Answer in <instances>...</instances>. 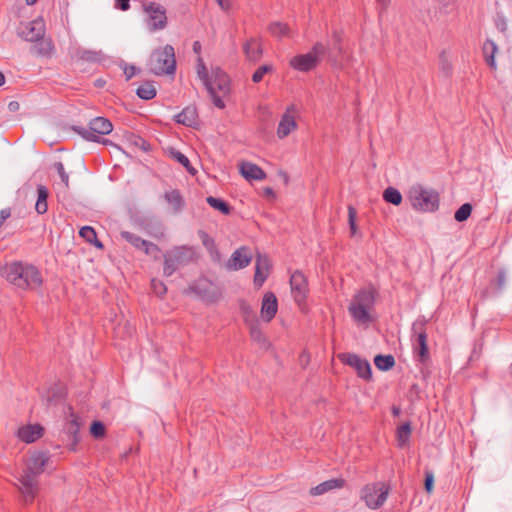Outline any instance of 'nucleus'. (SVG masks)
<instances>
[{
    "mask_svg": "<svg viewBox=\"0 0 512 512\" xmlns=\"http://www.w3.org/2000/svg\"><path fill=\"white\" fill-rule=\"evenodd\" d=\"M50 456L44 452L34 453L28 463L27 467L18 476L19 490L26 502L34 499L38 490L37 477L44 472Z\"/></svg>",
    "mask_w": 512,
    "mask_h": 512,
    "instance_id": "obj_1",
    "label": "nucleus"
},
{
    "mask_svg": "<svg viewBox=\"0 0 512 512\" xmlns=\"http://www.w3.org/2000/svg\"><path fill=\"white\" fill-rule=\"evenodd\" d=\"M2 274L9 283L21 289H36L43 282L39 270L34 265L24 262L6 265Z\"/></svg>",
    "mask_w": 512,
    "mask_h": 512,
    "instance_id": "obj_2",
    "label": "nucleus"
},
{
    "mask_svg": "<svg viewBox=\"0 0 512 512\" xmlns=\"http://www.w3.org/2000/svg\"><path fill=\"white\" fill-rule=\"evenodd\" d=\"M378 292L373 286L360 289L351 300L348 311L356 323L372 321L369 311L373 308Z\"/></svg>",
    "mask_w": 512,
    "mask_h": 512,
    "instance_id": "obj_3",
    "label": "nucleus"
},
{
    "mask_svg": "<svg viewBox=\"0 0 512 512\" xmlns=\"http://www.w3.org/2000/svg\"><path fill=\"white\" fill-rule=\"evenodd\" d=\"M407 200L411 207L421 213H433L439 209V193L419 183L413 184L407 192Z\"/></svg>",
    "mask_w": 512,
    "mask_h": 512,
    "instance_id": "obj_4",
    "label": "nucleus"
},
{
    "mask_svg": "<svg viewBox=\"0 0 512 512\" xmlns=\"http://www.w3.org/2000/svg\"><path fill=\"white\" fill-rule=\"evenodd\" d=\"M149 71L157 76L173 75L176 69L175 51L167 44L152 52L148 61Z\"/></svg>",
    "mask_w": 512,
    "mask_h": 512,
    "instance_id": "obj_5",
    "label": "nucleus"
},
{
    "mask_svg": "<svg viewBox=\"0 0 512 512\" xmlns=\"http://www.w3.org/2000/svg\"><path fill=\"white\" fill-rule=\"evenodd\" d=\"M72 129L87 141L111 144L110 140L102 139V136L110 134L113 130V125L107 118L95 117L90 120L88 127L73 126Z\"/></svg>",
    "mask_w": 512,
    "mask_h": 512,
    "instance_id": "obj_6",
    "label": "nucleus"
},
{
    "mask_svg": "<svg viewBox=\"0 0 512 512\" xmlns=\"http://www.w3.org/2000/svg\"><path fill=\"white\" fill-rule=\"evenodd\" d=\"M195 258V251L192 247L183 245L176 246L164 254L163 274L171 276L180 266L187 265Z\"/></svg>",
    "mask_w": 512,
    "mask_h": 512,
    "instance_id": "obj_7",
    "label": "nucleus"
},
{
    "mask_svg": "<svg viewBox=\"0 0 512 512\" xmlns=\"http://www.w3.org/2000/svg\"><path fill=\"white\" fill-rule=\"evenodd\" d=\"M327 52L328 47L324 43L316 42L309 52L294 56L290 60V66L300 72H309L317 67Z\"/></svg>",
    "mask_w": 512,
    "mask_h": 512,
    "instance_id": "obj_8",
    "label": "nucleus"
},
{
    "mask_svg": "<svg viewBox=\"0 0 512 512\" xmlns=\"http://www.w3.org/2000/svg\"><path fill=\"white\" fill-rule=\"evenodd\" d=\"M210 83H212L213 94L209 93V96L215 105L219 109L225 108L224 98L230 93V80L228 75L220 68L212 69Z\"/></svg>",
    "mask_w": 512,
    "mask_h": 512,
    "instance_id": "obj_9",
    "label": "nucleus"
},
{
    "mask_svg": "<svg viewBox=\"0 0 512 512\" xmlns=\"http://www.w3.org/2000/svg\"><path fill=\"white\" fill-rule=\"evenodd\" d=\"M426 323L424 317H419L413 322L411 328L413 352L420 362H424L428 358Z\"/></svg>",
    "mask_w": 512,
    "mask_h": 512,
    "instance_id": "obj_10",
    "label": "nucleus"
},
{
    "mask_svg": "<svg viewBox=\"0 0 512 512\" xmlns=\"http://www.w3.org/2000/svg\"><path fill=\"white\" fill-rule=\"evenodd\" d=\"M390 487L383 482L365 485L361 490V498L370 509H378L386 501Z\"/></svg>",
    "mask_w": 512,
    "mask_h": 512,
    "instance_id": "obj_11",
    "label": "nucleus"
},
{
    "mask_svg": "<svg viewBox=\"0 0 512 512\" xmlns=\"http://www.w3.org/2000/svg\"><path fill=\"white\" fill-rule=\"evenodd\" d=\"M143 10L148 16V25L151 31L161 30L167 24L166 9L159 3H143Z\"/></svg>",
    "mask_w": 512,
    "mask_h": 512,
    "instance_id": "obj_12",
    "label": "nucleus"
},
{
    "mask_svg": "<svg viewBox=\"0 0 512 512\" xmlns=\"http://www.w3.org/2000/svg\"><path fill=\"white\" fill-rule=\"evenodd\" d=\"M46 28L42 18H37L27 23H21L18 28V36L28 42L41 40L45 36Z\"/></svg>",
    "mask_w": 512,
    "mask_h": 512,
    "instance_id": "obj_13",
    "label": "nucleus"
},
{
    "mask_svg": "<svg viewBox=\"0 0 512 512\" xmlns=\"http://www.w3.org/2000/svg\"><path fill=\"white\" fill-rule=\"evenodd\" d=\"M121 237L126 240L129 244H131L135 249L142 251L148 256H152L155 259L158 258L160 253V248L155 243L142 239L140 236L129 232L122 231L120 233Z\"/></svg>",
    "mask_w": 512,
    "mask_h": 512,
    "instance_id": "obj_14",
    "label": "nucleus"
},
{
    "mask_svg": "<svg viewBox=\"0 0 512 512\" xmlns=\"http://www.w3.org/2000/svg\"><path fill=\"white\" fill-rule=\"evenodd\" d=\"M339 359L346 365L355 369L358 376L368 380L372 376L371 365L365 358L360 357L355 353H342Z\"/></svg>",
    "mask_w": 512,
    "mask_h": 512,
    "instance_id": "obj_15",
    "label": "nucleus"
},
{
    "mask_svg": "<svg viewBox=\"0 0 512 512\" xmlns=\"http://www.w3.org/2000/svg\"><path fill=\"white\" fill-rule=\"evenodd\" d=\"M80 423L76 414L71 413L63 429V440L70 451H76L80 441Z\"/></svg>",
    "mask_w": 512,
    "mask_h": 512,
    "instance_id": "obj_16",
    "label": "nucleus"
},
{
    "mask_svg": "<svg viewBox=\"0 0 512 512\" xmlns=\"http://www.w3.org/2000/svg\"><path fill=\"white\" fill-rule=\"evenodd\" d=\"M290 286L295 302L298 305L304 303L308 292V283L302 272L295 271L291 275Z\"/></svg>",
    "mask_w": 512,
    "mask_h": 512,
    "instance_id": "obj_17",
    "label": "nucleus"
},
{
    "mask_svg": "<svg viewBox=\"0 0 512 512\" xmlns=\"http://www.w3.org/2000/svg\"><path fill=\"white\" fill-rule=\"evenodd\" d=\"M252 260V255L250 250L246 246H241L236 249L229 260L226 263V268L228 270L237 271L247 267Z\"/></svg>",
    "mask_w": 512,
    "mask_h": 512,
    "instance_id": "obj_18",
    "label": "nucleus"
},
{
    "mask_svg": "<svg viewBox=\"0 0 512 512\" xmlns=\"http://www.w3.org/2000/svg\"><path fill=\"white\" fill-rule=\"evenodd\" d=\"M189 291L205 301H214L216 293L212 291V283L206 278H199L190 287Z\"/></svg>",
    "mask_w": 512,
    "mask_h": 512,
    "instance_id": "obj_19",
    "label": "nucleus"
},
{
    "mask_svg": "<svg viewBox=\"0 0 512 512\" xmlns=\"http://www.w3.org/2000/svg\"><path fill=\"white\" fill-rule=\"evenodd\" d=\"M43 433L44 428L40 424H32L20 427L16 432V436L22 442L30 444L41 438Z\"/></svg>",
    "mask_w": 512,
    "mask_h": 512,
    "instance_id": "obj_20",
    "label": "nucleus"
},
{
    "mask_svg": "<svg viewBox=\"0 0 512 512\" xmlns=\"http://www.w3.org/2000/svg\"><path fill=\"white\" fill-rule=\"evenodd\" d=\"M270 263L265 255L258 254L255 262L254 284L261 287L269 274Z\"/></svg>",
    "mask_w": 512,
    "mask_h": 512,
    "instance_id": "obj_21",
    "label": "nucleus"
},
{
    "mask_svg": "<svg viewBox=\"0 0 512 512\" xmlns=\"http://www.w3.org/2000/svg\"><path fill=\"white\" fill-rule=\"evenodd\" d=\"M294 109L293 105L289 106L281 117L277 128V136L280 139L287 137L297 127L294 117L290 114Z\"/></svg>",
    "mask_w": 512,
    "mask_h": 512,
    "instance_id": "obj_22",
    "label": "nucleus"
},
{
    "mask_svg": "<svg viewBox=\"0 0 512 512\" xmlns=\"http://www.w3.org/2000/svg\"><path fill=\"white\" fill-rule=\"evenodd\" d=\"M278 303L274 293L264 294L261 306V316L266 322H270L277 313Z\"/></svg>",
    "mask_w": 512,
    "mask_h": 512,
    "instance_id": "obj_23",
    "label": "nucleus"
},
{
    "mask_svg": "<svg viewBox=\"0 0 512 512\" xmlns=\"http://www.w3.org/2000/svg\"><path fill=\"white\" fill-rule=\"evenodd\" d=\"M506 283V270L500 268L494 278H491L488 286L484 289L483 295L485 297L496 296L504 288Z\"/></svg>",
    "mask_w": 512,
    "mask_h": 512,
    "instance_id": "obj_24",
    "label": "nucleus"
},
{
    "mask_svg": "<svg viewBox=\"0 0 512 512\" xmlns=\"http://www.w3.org/2000/svg\"><path fill=\"white\" fill-rule=\"evenodd\" d=\"M75 56L79 61L93 64H101L108 58L102 50L80 48L76 50Z\"/></svg>",
    "mask_w": 512,
    "mask_h": 512,
    "instance_id": "obj_25",
    "label": "nucleus"
},
{
    "mask_svg": "<svg viewBox=\"0 0 512 512\" xmlns=\"http://www.w3.org/2000/svg\"><path fill=\"white\" fill-rule=\"evenodd\" d=\"M333 38V48L329 49L325 56L328 57V60L333 64L337 63L338 59L344 57L345 51L342 46V35L340 31L334 30L332 33Z\"/></svg>",
    "mask_w": 512,
    "mask_h": 512,
    "instance_id": "obj_26",
    "label": "nucleus"
},
{
    "mask_svg": "<svg viewBox=\"0 0 512 512\" xmlns=\"http://www.w3.org/2000/svg\"><path fill=\"white\" fill-rule=\"evenodd\" d=\"M240 174L246 180H263L266 178V173L257 164L251 162H243L240 165Z\"/></svg>",
    "mask_w": 512,
    "mask_h": 512,
    "instance_id": "obj_27",
    "label": "nucleus"
},
{
    "mask_svg": "<svg viewBox=\"0 0 512 512\" xmlns=\"http://www.w3.org/2000/svg\"><path fill=\"white\" fill-rule=\"evenodd\" d=\"M345 480L343 478H333L326 480L320 484H318L315 487H312L310 489V494L312 496H319L322 495L328 491L334 490V489H340L344 487Z\"/></svg>",
    "mask_w": 512,
    "mask_h": 512,
    "instance_id": "obj_28",
    "label": "nucleus"
},
{
    "mask_svg": "<svg viewBox=\"0 0 512 512\" xmlns=\"http://www.w3.org/2000/svg\"><path fill=\"white\" fill-rule=\"evenodd\" d=\"M175 121L188 127L195 126L198 120L197 110L193 106L185 107L180 113L175 115Z\"/></svg>",
    "mask_w": 512,
    "mask_h": 512,
    "instance_id": "obj_29",
    "label": "nucleus"
},
{
    "mask_svg": "<svg viewBox=\"0 0 512 512\" xmlns=\"http://www.w3.org/2000/svg\"><path fill=\"white\" fill-rule=\"evenodd\" d=\"M35 45L32 47V52L40 57L50 58L54 52V45L51 38H41V40L35 41Z\"/></svg>",
    "mask_w": 512,
    "mask_h": 512,
    "instance_id": "obj_30",
    "label": "nucleus"
},
{
    "mask_svg": "<svg viewBox=\"0 0 512 512\" xmlns=\"http://www.w3.org/2000/svg\"><path fill=\"white\" fill-rule=\"evenodd\" d=\"M482 50L486 64L492 70H496L497 65L495 61V54L498 51L497 44L491 39H486V41L483 44Z\"/></svg>",
    "mask_w": 512,
    "mask_h": 512,
    "instance_id": "obj_31",
    "label": "nucleus"
},
{
    "mask_svg": "<svg viewBox=\"0 0 512 512\" xmlns=\"http://www.w3.org/2000/svg\"><path fill=\"white\" fill-rule=\"evenodd\" d=\"M244 52L248 60L253 62L258 61L262 56L261 45L255 39H250L245 43Z\"/></svg>",
    "mask_w": 512,
    "mask_h": 512,
    "instance_id": "obj_32",
    "label": "nucleus"
},
{
    "mask_svg": "<svg viewBox=\"0 0 512 512\" xmlns=\"http://www.w3.org/2000/svg\"><path fill=\"white\" fill-rule=\"evenodd\" d=\"M168 155L172 159L177 161L179 164H181L189 174H191L193 176L197 174V170L191 165L188 157L186 155H184L183 153H181L179 150L170 148L168 150Z\"/></svg>",
    "mask_w": 512,
    "mask_h": 512,
    "instance_id": "obj_33",
    "label": "nucleus"
},
{
    "mask_svg": "<svg viewBox=\"0 0 512 512\" xmlns=\"http://www.w3.org/2000/svg\"><path fill=\"white\" fill-rule=\"evenodd\" d=\"M48 189L42 185H37V200L35 204V210L38 214H44L48 210L47 198H48Z\"/></svg>",
    "mask_w": 512,
    "mask_h": 512,
    "instance_id": "obj_34",
    "label": "nucleus"
},
{
    "mask_svg": "<svg viewBox=\"0 0 512 512\" xmlns=\"http://www.w3.org/2000/svg\"><path fill=\"white\" fill-rule=\"evenodd\" d=\"M79 235L89 244L94 245L98 249H103V244L101 241L98 240L96 231L91 226H83L80 231Z\"/></svg>",
    "mask_w": 512,
    "mask_h": 512,
    "instance_id": "obj_35",
    "label": "nucleus"
},
{
    "mask_svg": "<svg viewBox=\"0 0 512 512\" xmlns=\"http://www.w3.org/2000/svg\"><path fill=\"white\" fill-rule=\"evenodd\" d=\"M136 95L143 100H151L156 96L154 83L146 81L136 89Z\"/></svg>",
    "mask_w": 512,
    "mask_h": 512,
    "instance_id": "obj_36",
    "label": "nucleus"
},
{
    "mask_svg": "<svg viewBox=\"0 0 512 512\" xmlns=\"http://www.w3.org/2000/svg\"><path fill=\"white\" fill-rule=\"evenodd\" d=\"M197 75L199 79L203 82L205 88L208 92L213 94L212 83H210L211 75L208 74L207 68L202 58H198L197 60Z\"/></svg>",
    "mask_w": 512,
    "mask_h": 512,
    "instance_id": "obj_37",
    "label": "nucleus"
},
{
    "mask_svg": "<svg viewBox=\"0 0 512 512\" xmlns=\"http://www.w3.org/2000/svg\"><path fill=\"white\" fill-rule=\"evenodd\" d=\"M375 366L381 371H388L395 365V359L393 355H376L374 358Z\"/></svg>",
    "mask_w": 512,
    "mask_h": 512,
    "instance_id": "obj_38",
    "label": "nucleus"
},
{
    "mask_svg": "<svg viewBox=\"0 0 512 512\" xmlns=\"http://www.w3.org/2000/svg\"><path fill=\"white\" fill-rule=\"evenodd\" d=\"M383 199L387 203L398 206L402 203L403 197L398 189L390 186L384 190Z\"/></svg>",
    "mask_w": 512,
    "mask_h": 512,
    "instance_id": "obj_39",
    "label": "nucleus"
},
{
    "mask_svg": "<svg viewBox=\"0 0 512 512\" xmlns=\"http://www.w3.org/2000/svg\"><path fill=\"white\" fill-rule=\"evenodd\" d=\"M410 435L411 425L409 422H406L397 429L398 446L401 448L405 447L409 442Z\"/></svg>",
    "mask_w": 512,
    "mask_h": 512,
    "instance_id": "obj_40",
    "label": "nucleus"
},
{
    "mask_svg": "<svg viewBox=\"0 0 512 512\" xmlns=\"http://www.w3.org/2000/svg\"><path fill=\"white\" fill-rule=\"evenodd\" d=\"M472 210H473V206L471 203L469 202H466L464 204H462L454 213V219L457 221V222H464L466 221L470 216H471V213H472Z\"/></svg>",
    "mask_w": 512,
    "mask_h": 512,
    "instance_id": "obj_41",
    "label": "nucleus"
},
{
    "mask_svg": "<svg viewBox=\"0 0 512 512\" xmlns=\"http://www.w3.org/2000/svg\"><path fill=\"white\" fill-rule=\"evenodd\" d=\"M166 201L174 206L176 211H179L183 205V199L178 190H171L164 195Z\"/></svg>",
    "mask_w": 512,
    "mask_h": 512,
    "instance_id": "obj_42",
    "label": "nucleus"
},
{
    "mask_svg": "<svg viewBox=\"0 0 512 512\" xmlns=\"http://www.w3.org/2000/svg\"><path fill=\"white\" fill-rule=\"evenodd\" d=\"M206 201L212 208L219 210L224 215H228L230 213V206L224 200L209 196Z\"/></svg>",
    "mask_w": 512,
    "mask_h": 512,
    "instance_id": "obj_43",
    "label": "nucleus"
},
{
    "mask_svg": "<svg viewBox=\"0 0 512 512\" xmlns=\"http://www.w3.org/2000/svg\"><path fill=\"white\" fill-rule=\"evenodd\" d=\"M268 31L275 37H283L288 35L289 28L282 22H273L268 26Z\"/></svg>",
    "mask_w": 512,
    "mask_h": 512,
    "instance_id": "obj_44",
    "label": "nucleus"
},
{
    "mask_svg": "<svg viewBox=\"0 0 512 512\" xmlns=\"http://www.w3.org/2000/svg\"><path fill=\"white\" fill-rule=\"evenodd\" d=\"M273 71V66L269 64L262 65L256 69V71L252 74V81L254 83H259L264 75L268 72Z\"/></svg>",
    "mask_w": 512,
    "mask_h": 512,
    "instance_id": "obj_45",
    "label": "nucleus"
},
{
    "mask_svg": "<svg viewBox=\"0 0 512 512\" xmlns=\"http://www.w3.org/2000/svg\"><path fill=\"white\" fill-rule=\"evenodd\" d=\"M199 236L202 240L203 245L210 251H215V254L219 256V252L216 249L215 241L212 237H210L206 232L200 231Z\"/></svg>",
    "mask_w": 512,
    "mask_h": 512,
    "instance_id": "obj_46",
    "label": "nucleus"
},
{
    "mask_svg": "<svg viewBox=\"0 0 512 512\" xmlns=\"http://www.w3.org/2000/svg\"><path fill=\"white\" fill-rule=\"evenodd\" d=\"M119 66L123 69L127 81L139 72V69L135 65L127 64L123 60L119 62Z\"/></svg>",
    "mask_w": 512,
    "mask_h": 512,
    "instance_id": "obj_47",
    "label": "nucleus"
},
{
    "mask_svg": "<svg viewBox=\"0 0 512 512\" xmlns=\"http://www.w3.org/2000/svg\"><path fill=\"white\" fill-rule=\"evenodd\" d=\"M54 168L57 171L62 183L64 184L65 188H69V175L65 171L64 164L62 162H55Z\"/></svg>",
    "mask_w": 512,
    "mask_h": 512,
    "instance_id": "obj_48",
    "label": "nucleus"
},
{
    "mask_svg": "<svg viewBox=\"0 0 512 512\" xmlns=\"http://www.w3.org/2000/svg\"><path fill=\"white\" fill-rule=\"evenodd\" d=\"M356 216L357 212L353 206L348 207V222L351 231V235L355 236L357 234V226H356Z\"/></svg>",
    "mask_w": 512,
    "mask_h": 512,
    "instance_id": "obj_49",
    "label": "nucleus"
},
{
    "mask_svg": "<svg viewBox=\"0 0 512 512\" xmlns=\"http://www.w3.org/2000/svg\"><path fill=\"white\" fill-rule=\"evenodd\" d=\"M90 433L96 437L101 438L105 435V426L101 421H93L90 427Z\"/></svg>",
    "mask_w": 512,
    "mask_h": 512,
    "instance_id": "obj_50",
    "label": "nucleus"
},
{
    "mask_svg": "<svg viewBox=\"0 0 512 512\" xmlns=\"http://www.w3.org/2000/svg\"><path fill=\"white\" fill-rule=\"evenodd\" d=\"M494 24L496 28L503 34L507 31V21L502 12H497L494 17Z\"/></svg>",
    "mask_w": 512,
    "mask_h": 512,
    "instance_id": "obj_51",
    "label": "nucleus"
},
{
    "mask_svg": "<svg viewBox=\"0 0 512 512\" xmlns=\"http://www.w3.org/2000/svg\"><path fill=\"white\" fill-rule=\"evenodd\" d=\"M131 144H133L136 147H139L142 151L145 152L149 151L151 148L150 143L140 136H133Z\"/></svg>",
    "mask_w": 512,
    "mask_h": 512,
    "instance_id": "obj_52",
    "label": "nucleus"
},
{
    "mask_svg": "<svg viewBox=\"0 0 512 512\" xmlns=\"http://www.w3.org/2000/svg\"><path fill=\"white\" fill-rule=\"evenodd\" d=\"M151 285H152V289H153L154 293H156L157 295L162 296L167 291L165 284L159 280L153 279L151 281Z\"/></svg>",
    "mask_w": 512,
    "mask_h": 512,
    "instance_id": "obj_53",
    "label": "nucleus"
},
{
    "mask_svg": "<svg viewBox=\"0 0 512 512\" xmlns=\"http://www.w3.org/2000/svg\"><path fill=\"white\" fill-rule=\"evenodd\" d=\"M482 343L475 344L473 350L469 356L468 362L471 364L472 362L478 360L482 353Z\"/></svg>",
    "mask_w": 512,
    "mask_h": 512,
    "instance_id": "obj_54",
    "label": "nucleus"
},
{
    "mask_svg": "<svg viewBox=\"0 0 512 512\" xmlns=\"http://www.w3.org/2000/svg\"><path fill=\"white\" fill-rule=\"evenodd\" d=\"M250 334H251V337H252V339L254 341H256L258 343H264L265 342V337H264L262 331L259 328L253 327L251 329Z\"/></svg>",
    "mask_w": 512,
    "mask_h": 512,
    "instance_id": "obj_55",
    "label": "nucleus"
},
{
    "mask_svg": "<svg viewBox=\"0 0 512 512\" xmlns=\"http://www.w3.org/2000/svg\"><path fill=\"white\" fill-rule=\"evenodd\" d=\"M433 483H434V476H433V473L430 472V471H427L425 473V490L430 493L432 491V488H433Z\"/></svg>",
    "mask_w": 512,
    "mask_h": 512,
    "instance_id": "obj_56",
    "label": "nucleus"
},
{
    "mask_svg": "<svg viewBox=\"0 0 512 512\" xmlns=\"http://www.w3.org/2000/svg\"><path fill=\"white\" fill-rule=\"evenodd\" d=\"M114 7L121 11H127L130 8V0H115Z\"/></svg>",
    "mask_w": 512,
    "mask_h": 512,
    "instance_id": "obj_57",
    "label": "nucleus"
},
{
    "mask_svg": "<svg viewBox=\"0 0 512 512\" xmlns=\"http://www.w3.org/2000/svg\"><path fill=\"white\" fill-rule=\"evenodd\" d=\"M223 11H229L232 7V0H216Z\"/></svg>",
    "mask_w": 512,
    "mask_h": 512,
    "instance_id": "obj_58",
    "label": "nucleus"
},
{
    "mask_svg": "<svg viewBox=\"0 0 512 512\" xmlns=\"http://www.w3.org/2000/svg\"><path fill=\"white\" fill-rule=\"evenodd\" d=\"M8 109L11 111V112H16L18 109H19V103L17 101H11L9 104H8Z\"/></svg>",
    "mask_w": 512,
    "mask_h": 512,
    "instance_id": "obj_59",
    "label": "nucleus"
},
{
    "mask_svg": "<svg viewBox=\"0 0 512 512\" xmlns=\"http://www.w3.org/2000/svg\"><path fill=\"white\" fill-rule=\"evenodd\" d=\"M382 10H386L391 0H376Z\"/></svg>",
    "mask_w": 512,
    "mask_h": 512,
    "instance_id": "obj_60",
    "label": "nucleus"
},
{
    "mask_svg": "<svg viewBox=\"0 0 512 512\" xmlns=\"http://www.w3.org/2000/svg\"><path fill=\"white\" fill-rule=\"evenodd\" d=\"M193 50H194V52H195V53H197V54H199V53H200V51H201V44H200V42H199V41H195V42L193 43Z\"/></svg>",
    "mask_w": 512,
    "mask_h": 512,
    "instance_id": "obj_61",
    "label": "nucleus"
},
{
    "mask_svg": "<svg viewBox=\"0 0 512 512\" xmlns=\"http://www.w3.org/2000/svg\"><path fill=\"white\" fill-rule=\"evenodd\" d=\"M264 193H265V195L270 196V197L275 196L274 190L271 187L264 188Z\"/></svg>",
    "mask_w": 512,
    "mask_h": 512,
    "instance_id": "obj_62",
    "label": "nucleus"
},
{
    "mask_svg": "<svg viewBox=\"0 0 512 512\" xmlns=\"http://www.w3.org/2000/svg\"><path fill=\"white\" fill-rule=\"evenodd\" d=\"M279 175L283 178L284 182L287 184L289 181V176L287 175V173L280 171Z\"/></svg>",
    "mask_w": 512,
    "mask_h": 512,
    "instance_id": "obj_63",
    "label": "nucleus"
},
{
    "mask_svg": "<svg viewBox=\"0 0 512 512\" xmlns=\"http://www.w3.org/2000/svg\"><path fill=\"white\" fill-rule=\"evenodd\" d=\"M392 412L395 416H398L400 414V408L399 407H393Z\"/></svg>",
    "mask_w": 512,
    "mask_h": 512,
    "instance_id": "obj_64",
    "label": "nucleus"
}]
</instances>
